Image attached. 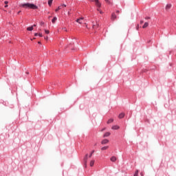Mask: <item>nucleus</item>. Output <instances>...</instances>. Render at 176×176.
I'll list each match as a JSON object with an SVG mask.
<instances>
[{
  "mask_svg": "<svg viewBox=\"0 0 176 176\" xmlns=\"http://www.w3.org/2000/svg\"><path fill=\"white\" fill-rule=\"evenodd\" d=\"M20 7L24 8L25 9H38V6L30 3L20 4Z\"/></svg>",
  "mask_w": 176,
  "mask_h": 176,
  "instance_id": "1",
  "label": "nucleus"
},
{
  "mask_svg": "<svg viewBox=\"0 0 176 176\" xmlns=\"http://www.w3.org/2000/svg\"><path fill=\"white\" fill-rule=\"evenodd\" d=\"M94 2L96 3V5L97 6V10L98 12H100L101 10L100 9V8H101V3H100V1L98 0H94Z\"/></svg>",
  "mask_w": 176,
  "mask_h": 176,
  "instance_id": "2",
  "label": "nucleus"
},
{
  "mask_svg": "<svg viewBox=\"0 0 176 176\" xmlns=\"http://www.w3.org/2000/svg\"><path fill=\"white\" fill-rule=\"evenodd\" d=\"M85 19V18L81 17L80 19H78L76 20V22L78 23L79 24H83V20Z\"/></svg>",
  "mask_w": 176,
  "mask_h": 176,
  "instance_id": "3",
  "label": "nucleus"
},
{
  "mask_svg": "<svg viewBox=\"0 0 176 176\" xmlns=\"http://www.w3.org/2000/svg\"><path fill=\"white\" fill-rule=\"evenodd\" d=\"M111 20L112 21H115V20H116V14H115V12H113L111 14Z\"/></svg>",
  "mask_w": 176,
  "mask_h": 176,
  "instance_id": "4",
  "label": "nucleus"
},
{
  "mask_svg": "<svg viewBox=\"0 0 176 176\" xmlns=\"http://www.w3.org/2000/svg\"><path fill=\"white\" fill-rule=\"evenodd\" d=\"M172 6H173V5H171V3L167 4L165 7L166 10H170L171 9Z\"/></svg>",
  "mask_w": 176,
  "mask_h": 176,
  "instance_id": "5",
  "label": "nucleus"
},
{
  "mask_svg": "<svg viewBox=\"0 0 176 176\" xmlns=\"http://www.w3.org/2000/svg\"><path fill=\"white\" fill-rule=\"evenodd\" d=\"M108 142H109V140L108 139H104L101 142V144L105 145V144H108Z\"/></svg>",
  "mask_w": 176,
  "mask_h": 176,
  "instance_id": "6",
  "label": "nucleus"
},
{
  "mask_svg": "<svg viewBox=\"0 0 176 176\" xmlns=\"http://www.w3.org/2000/svg\"><path fill=\"white\" fill-rule=\"evenodd\" d=\"M110 160H111V162H113L114 163L115 162H116V160H118V159L116 158V157L112 156V157L110 158Z\"/></svg>",
  "mask_w": 176,
  "mask_h": 176,
  "instance_id": "7",
  "label": "nucleus"
},
{
  "mask_svg": "<svg viewBox=\"0 0 176 176\" xmlns=\"http://www.w3.org/2000/svg\"><path fill=\"white\" fill-rule=\"evenodd\" d=\"M112 130H119L120 127L118 125H114L111 127Z\"/></svg>",
  "mask_w": 176,
  "mask_h": 176,
  "instance_id": "8",
  "label": "nucleus"
},
{
  "mask_svg": "<svg viewBox=\"0 0 176 176\" xmlns=\"http://www.w3.org/2000/svg\"><path fill=\"white\" fill-rule=\"evenodd\" d=\"M87 156H89V155L86 154V155L84 158V162H85V166L87 164Z\"/></svg>",
  "mask_w": 176,
  "mask_h": 176,
  "instance_id": "9",
  "label": "nucleus"
},
{
  "mask_svg": "<svg viewBox=\"0 0 176 176\" xmlns=\"http://www.w3.org/2000/svg\"><path fill=\"white\" fill-rule=\"evenodd\" d=\"M109 135H111L110 132H106V133L104 134L103 137H104V138H105V137H109Z\"/></svg>",
  "mask_w": 176,
  "mask_h": 176,
  "instance_id": "10",
  "label": "nucleus"
},
{
  "mask_svg": "<svg viewBox=\"0 0 176 176\" xmlns=\"http://www.w3.org/2000/svg\"><path fill=\"white\" fill-rule=\"evenodd\" d=\"M119 119H123V118H124V113H121L119 116H118Z\"/></svg>",
  "mask_w": 176,
  "mask_h": 176,
  "instance_id": "11",
  "label": "nucleus"
},
{
  "mask_svg": "<svg viewBox=\"0 0 176 176\" xmlns=\"http://www.w3.org/2000/svg\"><path fill=\"white\" fill-rule=\"evenodd\" d=\"M148 25H149V23H148V22H145L144 25L142 26V28H146Z\"/></svg>",
  "mask_w": 176,
  "mask_h": 176,
  "instance_id": "12",
  "label": "nucleus"
},
{
  "mask_svg": "<svg viewBox=\"0 0 176 176\" xmlns=\"http://www.w3.org/2000/svg\"><path fill=\"white\" fill-rule=\"evenodd\" d=\"M56 21H57V17H54L53 19L52 20V23L53 24H54V23H56Z\"/></svg>",
  "mask_w": 176,
  "mask_h": 176,
  "instance_id": "13",
  "label": "nucleus"
},
{
  "mask_svg": "<svg viewBox=\"0 0 176 176\" xmlns=\"http://www.w3.org/2000/svg\"><path fill=\"white\" fill-rule=\"evenodd\" d=\"M108 148H109V146H108L102 147L101 148V151H107V149H108Z\"/></svg>",
  "mask_w": 176,
  "mask_h": 176,
  "instance_id": "14",
  "label": "nucleus"
},
{
  "mask_svg": "<svg viewBox=\"0 0 176 176\" xmlns=\"http://www.w3.org/2000/svg\"><path fill=\"white\" fill-rule=\"evenodd\" d=\"M34 30V26H31V27H28L27 28V30L28 31H32Z\"/></svg>",
  "mask_w": 176,
  "mask_h": 176,
  "instance_id": "15",
  "label": "nucleus"
},
{
  "mask_svg": "<svg viewBox=\"0 0 176 176\" xmlns=\"http://www.w3.org/2000/svg\"><path fill=\"white\" fill-rule=\"evenodd\" d=\"M61 9H63V7H61V6H58V8H56L55 10V12H58V10H61Z\"/></svg>",
  "mask_w": 176,
  "mask_h": 176,
  "instance_id": "16",
  "label": "nucleus"
},
{
  "mask_svg": "<svg viewBox=\"0 0 176 176\" xmlns=\"http://www.w3.org/2000/svg\"><path fill=\"white\" fill-rule=\"evenodd\" d=\"M113 119L111 118L107 121V124H109L110 123H113Z\"/></svg>",
  "mask_w": 176,
  "mask_h": 176,
  "instance_id": "17",
  "label": "nucleus"
},
{
  "mask_svg": "<svg viewBox=\"0 0 176 176\" xmlns=\"http://www.w3.org/2000/svg\"><path fill=\"white\" fill-rule=\"evenodd\" d=\"M93 166H94V160H91V161L90 162V166H91V167H93Z\"/></svg>",
  "mask_w": 176,
  "mask_h": 176,
  "instance_id": "18",
  "label": "nucleus"
},
{
  "mask_svg": "<svg viewBox=\"0 0 176 176\" xmlns=\"http://www.w3.org/2000/svg\"><path fill=\"white\" fill-rule=\"evenodd\" d=\"M52 3H53V0H49V1H48V5H49L50 6H52Z\"/></svg>",
  "mask_w": 176,
  "mask_h": 176,
  "instance_id": "19",
  "label": "nucleus"
},
{
  "mask_svg": "<svg viewBox=\"0 0 176 176\" xmlns=\"http://www.w3.org/2000/svg\"><path fill=\"white\" fill-rule=\"evenodd\" d=\"M60 6L63 9H64V8H67V5H65V4H62V5H60Z\"/></svg>",
  "mask_w": 176,
  "mask_h": 176,
  "instance_id": "20",
  "label": "nucleus"
},
{
  "mask_svg": "<svg viewBox=\"0 0 176 176\" xmlns=\"http://www.w3.org/2000/svg\"><path fill=\"white\" fill-rule=\"evenodd\" d=\"M133 176H138V170H136Z\"/></svg>",
  "mask_w": 176,
  "mask_h": 176,
  "instance_id": "21",
  "label": "nucleus"
},
{
  "mask_svg": "<svg viewBox=\"0 0 176 176\" xmlns=\"http://www.w3.org/2000/svg\"><path fill=\"white\" fill-rule=\"evenodd\" d=\"M105 2H107V3H109V5H111V1L109 0H104Z\"/></svg>",
  "mask_w": 176,
  "mask_h": 176,
  "instance_id": "22",
  "label": "nucleus"
},
{
  "mask_svg": "<svg viewBox=\"0 0 176 176\" xmlns=\"http://www.w3.org/2000/svg\"><path fill=\"white\" fill-rule=\"evenodd\" d=\"M93 153H94V150L91 151V154L89 155V157H91V156H93Z\"/></svg>",
  "mask_w": 176,
  "mask_h": 176,
  "instance_id": "23",
  "label": "nucleus"
},
{
  "mask_svg": "<svg viewBox=\"0 0 176 176\" xmlns=\"http://www.w3.org/2000/svg\"><path fill=\"white\" fill-rule=\"evenodd\" d=\"M97 27H98V25H93V28H97Z\"/></svg>",
  "mask_w": 176,
  "mask_h": 176,
  "instance_id": "24",
  "label": "nucleus"
},
{
  "mask_svg": "<svg viewBox=\"0 0 176 176\" xmlns=\"http://www.w3.org/2000/svg\"><path fill=\"white\" fill-rule=\"evenodd\" d=\"M45 34H50V32L49 30H45Z\"/></svg>",
  "mask_w": 176,
  "mask_h": 176,
  "instance_id": "25",
  "label": "nucleus"
},
{
  "mask_svg": "<svg viewBox=\"0 0 176 176\" xmlns=\"http://www.w3.org/2000/svg\"><path fill=\"white\" fill-rule=\"evenodd\" d=\"M44 39H45V41H47L49 39V36L44 37Z\"/></svg>",
  "mask_w": 176,
  "mask_h": 176,
  "instance_id": "26",
  "label": "nucleus"
},
{
  "mask_svg": "<svg viewBox=\"0 0 176 176\" xmlns=\"http://www.w3.org/2000/svg\"><path fill=\"white\" fill-rule=\"evenodd\" d=\"M150 19H151V17H149V16L145 17V19H146V20H149Z\"/></svg>",
  "mask_w": 176,
  "mask_h": 176,
  "instance_id": "27",
  "label": "nucleus"
},
{
  "mask_svg": "<svg viewBox=\"0 0 176 176\" xmlns=\"http://www.w3.org/2000/svg\"><path fill=\"white\" fill-rule=\"evenodd\" d=\"M136 30H140V25H138Z\"/></svg>",
  "mask_w": 176,
  "mask_h": 176,
  "instance_id": "28",
  "label": "nucleus"
},
{
  "mask_svg": "<svg viewBox=\"0 0 176 176\" xmlns=\"http://www.w3.org/2000/svg\"><path fill=\"white\" fill-rule=\"evenodd\" d=\"M4 3H6V5H8V3H9V2H8V1H6L4 2Z\"/></svg>",
  "mask_w": 176,
  "mask_h": 176,
  "instance_id": "29",
  "label": "nucleus"
},
{
  "mask_svg": "<svg viewBox=\"0 0 176 176\" xmlns=\"http://www.w3.org/2000/svg\"><path fill=\"white\" fill-rule=\"evenodd\" d=\"M38 36H41V37L43 36L42 35V33H39V34H38Z\"/></svg>",
  "mask_w": 176,
  "mask_h": 176,
  "instance_id": "30",
  "label": "nucleus"
},
{
  "mask_svg": "<svg viewBox=\"0 0 176 176\" xmlns=\"http://www.w3.org/2000/svg\"><path fill=\"white\" fill-rule=\"evenodd\" d=\"M71 10L67 12V14L69 16V14H71Z\"/></svg>",
  "mask_w": 176,
  "mask_h": 176,
  "instance_id": "31",
  "label": "nucleus"
},
{
  "mask_svg": "<svg viewBox=\"0 0 176 176\" xmlns=\"http://www.w3.org/2000/svg\"><path fill=\"white\" fill-rule=\"evenodd\" d=\"M41 25H43V24H45V23H43V22H41Z\"/></svg>",
  "mask_w": 176,
  "mask_h": 176,
  "instance_id": "32",
  "label": "nucleus"
},
{
  "mask_svg": "<svg viewBox=\"0 0 176 176\" xmlns=\"http://www.w3.org/2000/svg\"><path fill=\"white\" fill-rule=\"evenodd\" d=\"M63 31H66L67 32V28H63Z\"/></svg>",
  "mask_w": 176,
  "mask_h": 176,
  "instance_id": "33",
  "label": "nucleus"
},
{
  "mask_svg": "<svg viewBox=\"0 0 176 176\" xmlns=\"http://www.w3.org/2000/svg\"><path fill=\"white\" fill-rule=\"evenodd\" d=\"M140 24H144V21H141Z\"/></svg>",
  "mask_w": 176,
  "mask_h": 176,
  "instance_id": "34",
  "label": "nucleus"
},
{
  "mask_svg": "<svg viewBox=\"0 0 176 176\" xmlns=\"http://www.w3.org/2000/svg\"><path fill=\"white\" fill-rule=\"evenodd\" d=\"M34 36H38V33H35Z\"/></svg>",
  "mask_w": 176,
  "mask_h": 176,
  "instance_id": "35",
  "label": "nucleus"
},
{
  "mask_svg": "<svg viewBox=\"0 0 176 176\" xmlns=\"http://www.w3.org/2000/svg\"><path fill=\"white\" fill-rule=\"evenodd\" d=\"M104 130H106V128H103L101 131H104Z\"/></svg>",
  "mask_w": 176,
  "mask_h": 176,
  "instance_id": "36",
  "label": "nucleus"
},
{
  "mask_svg": "<svg viewBox=\"0 0 176 176\" xmlns=\"http://www.w3.org/2000/svg\"><path fill=\"white\" fill-rule=\"evenodd\" d=\"M99 12H100V14H102V13H103L102 11L100 10Z\"/></svg>",
  "mask_w": 176,
  "mask_h": 176,
  "instance_id": "37",
  "label": "nucleus"
},
{
  "mask_svg": "<svg viewBox=\"0 0 176 176\" xmlns=\"http://www.w3.org/2000/svg\"><path fill=\"white\" fill-rule=\"evenodd\" d=\"M21 13V11L18 12V14H20Z\"/></svg>",
  "mask_w": 176,
  "mask_h": 176,
  "instance_id": "38",
  "label": "nucleus"
},
{
  "mask_svg": "<svg viewBox=\"0 0 176 176\" xmlns=\"http://www.w3.org/2000/svg\"><path fill=\"white\" fill-rule=\"evenodd\" d=\"M8 4H7V5L5 6V8H8Z\"/></svg>",
  "mask_w": 176,
  "mask_h": 176,
  "instance_id": "39",
  "label": "nucleus"
},
{
  "mask_svg": "<svg viewBox=\"0 0 176 176\" xmlns=\"http://www.w3.org/2000/svg\"><path fill=\"white\" fill-rule=\"evenodd\" d=\"M32 27H36V25H33Z\"/></svg>",
  "mask_w": 176,
  "mask_h": 176,
  "instance_id": "40",
  "label": "nucleus"
},
{
  "mask_svg": "<svg viewBox=\"0 0 176 176\" xmlns=\"http://www.w3.org/2000/svg\"><path fill=\"white\" fill-rule=\"evenodd\" d=\"M38 45H41V41H38Z\"/></svg>",
  "mask_w": 176,
  "mask_h": 176,
  "instance_id": "41",
  "label": "nucleus"
},
{
  "mask_svg": "<svg viewBox=\"0 0 176 176\" xmlns=\"http://www.w3.org/2000/svg\"><path fill=\"white\" fill-rule=\"evenodd\" d=\"M116 13H119V10H117V11H116Z\"/></svg>",
  "mask_w": 176,
  "mask_h": 176,
  "instance_id": "42",
  "label": "nucleus"
},
{
  "mask_svg": "<svg viewBox=\"0 0 176 176\" xmlns=\"http://www.w3.org/2000/svg\"><path fill=\"white\" fill-rule=\"evenodd\" d=\"M141 176H144V175L142 173H141Z\"/></svg>",
  "mask_w": 176,
  "mask_h": 176,
  "instance_id": "43",
  "label": "nucleus"
},
{
  "mask_svg": "<svg viewBox=\"0 0 176 176\" xmlns=\"http://www.w3.org/2000/svg\"><path fill=\"white\" fill-rule=\"evenodd\" d=\"M90 1H91L92 2L94 1V0H90Z\"/></svg>",
  "mask_w": 176,
  "mask_h": 176,
  "instance_id": "44",
  "label": "nucleus"
}]
</instances>
